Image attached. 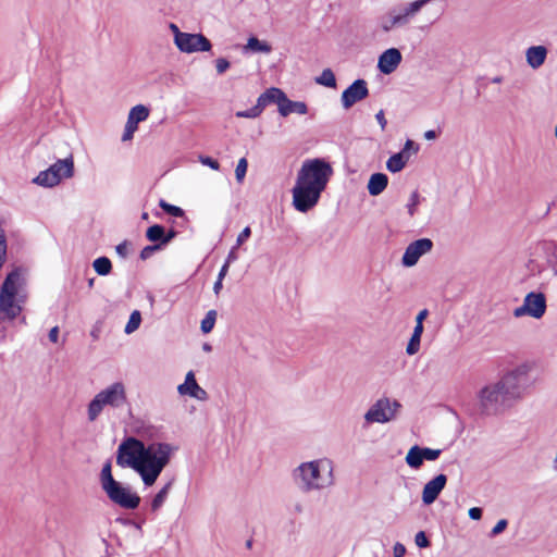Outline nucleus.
<instances>
[{
    "mask_svg": "<svg viewBox=\"0 0 557 557\" xmlns=\"http://www.w3.org/2000/svg\"><path fill=\"white\" fill-rule=\"evenodd\" d=\"M146 237L149 242L163 247L164 227L160 224L151 225L146 231Z\"/></svg>",
    "mask_w": 557,
    "mask_h": 557,
    "instance_id": "a878e982",
    "label": "nucleus"
},
{
    "mask_svg": "<svg viewBox=\"0 0 557 557\" xmlns=\"http://www.w3.org/2000/svg\"><path fill=\"white\" fill-rule=\"evenodd\" d=\"M442 454L441 449H433L429 447H420L419 445H413L406 455V463L411 469H419L424 460L434 461Z\"/></svg>",
    "mask_w": 557,
    "mask_h": 557,
    "instance_id": "2eb2a0df",
    "label": "nucleus"
},
{
    "mask_svg": "<svg viewBox=\"0 0 557 557\" xmlns=\"http://www.w3.org/2000/svg\"><path fill=\"white\" fill-rule=\"evenodd\" d=\"M203 350L210 351L211 350V346L209 344H205L203 345Z\"/></svg>",
    "mask_w": 557,
    "mask_h": 557,
    "instance_id": "338daca9",
    "label": "nucleus"
},
{
    "mask_svg": "<svg viewBox=\"0 0 557 557\" xmlns=\"http://www.w3.org/2000/svg\"><path fill=\"white\" fill-rule=\"evenodd\" d=\"M103 492L113 504L123 509L134 510L140 504L139 495L131 486L119 481L103 490Z\"/></svg>",
    "mask_w": 557,
    "mask_h": 557,
    "instance_id": "9d476101",
    "label": "nucleus"
},
{
    "mask_svg": "<svg viewBox=\"0 0 557 557\" xmlns=\"http://www.w3.org/2000/svg\"><path fill=\"white\" fill-rule=\"evenodd\" d=\"M468 515L472 520H480L482 517V509L479 507H472L469 509Z\"/></svg>",
    "mask_w": 557,
    "mask_h": 557,
    "instance_id": "603ef678",
    "label": "nucleus"
},
{
    "mask_svg": "<svg viewBox=\"0 0 557 557\" xmlns=\"http://www.w3.org/2000/svg\"><path fill=\"white\" fill-rule=\"evenodd\" d=\"M251 235V230L249 226H246L237 236L236 239V247H239L243 245Z\"/></svg>",
    "mask_w": 557,
    "mask_h": 557,
    "instance_id": "a18cd8bd",
    "label": "nucleus"
},
{
    "mask_svg": "<svg viewBox=\"0 0 557 557\" xmlns=\"http://www.w3.org/2000/svg\"><path fill=\"white\" fill-rule=\"evenodd\" d=\"M406 554V547L401 543H396L393 547V555L394 557H404Z\"/></svg>",
    "mask_w": 557,
    "mask_h": 557,
    "instance_id": "09e8293b",
    "label": "nucleus"
},
{
    "mask_svg": "<svg viewBox=\"0 0 557 557\" xmlns=\"http://www.w3.org/2000/svg\"><path fill=\"white\" fill-rule=\"evenodd\" d=\"M236 248H237L236 246L233 247L231 249V251L228 252V255H227L225 263H227L228 265H230L231 262H234L235 260H237Z\"/></svg>",
    "mask_w": 557,
    "mask_h": 557,
    "instance_id": "4d7b16f0",
    "label": "nucleus"
},
{
    "mask_svg": "<svg viewBox=\"0 0 557 557\" xmlns=\"http://www.w3.org/2000/svg\"><path fill=\"white\" fill-rule=\"evenodd\" d=\"M228 264L227 263H224L219 272V275H218V278H220V281H223V278L225 277L227 271H228Z\"/></svg>",
    "mask_w": 557,
    "mask_h": 557,
    "instance_id": "bf43d9fd",
    "label": "nucleus"
},
{
    "mask_svg": "<svg viewBox=\"0 0 557 557\" xmlns=\"http://www.w3.org/2000/svg\"><path fill=\"white\" fill-rule=\"evenodd\" d=\"M423 333V324H417L414 325L413 332L411 335H416L418 337H421Z\"/></svg>",
    "mask_w": 557,
    "mask_h": 557,
    "instance_id": "052dcab7",
    "label": "nucleus"
},
{
    "mask_svg": "<svg viewBox=\"0 0 557 557\" xmlns=\"http://www.w3.org/2000/svg\"><path fill=\"white\" fill-rule=\"evenodd\" d=\"M115 251L116 253L122 257V258H126L128 256V245L126 242H123L121 244H119L116 247H115Z\"/></svg>",
    "mask_w": 557,
    "mask_h": 557,
    "instance_id": "de8ad7c7",
    "label": "nucleus"
},
{
    "mask_svg": "<svg viewBox=\"0 0 557 557\" xmlns=\"http://www.w3.org/2000/svg\"><path fill=\"white\" fill-rule=\"evenodd\" d=\"M159 206L162 208L163 211H165L166 213H169V214H171L173 216L181 218V216L184 215V211H183L182 208L176 207V206L171 205V203H168L164 200H160Z\"/></svg>",
    "mask_w": 557,
    "mask_h": 557,
    "instance_id": "c9c22d12",
    "label": "nucleus"
},
{
    "mask_svg": "<svg viewBox=\"0 0 557 557\" xmlns=\"http://www.w3.org/2000/svg\"><path fill=\"white\" fill-rule=\"evenodd\" d=\"M547 49L544 46H532L525 51V59L529 66L536 70L541 67L547 57Z\"/></svg>",
    "mask_w": 557,
    "mask_h": 557,
    "instance_id": "aec40b11",
    "label": "nucleus"
},
{
    "mask_svg": "<svg viewBox=\"0 0 557 557\" xmlns=\"http://www.w3.org/2000/svg\"><path fill=\"white\" fill-rule=\"evenodd\" d=\"M74 175L73 156L60 159L51 164L47 170L39 172L33 180V183L42 187H54L62 178H70Z\"/></svg>",
    "mask_w": 557,
    "mask_h": 557,
    "instance_id": "6e6552de",
    "label": "nucleus"
},
{
    "mask_svg": "<svg viewBox=\"0 0 557 557\" xmlns=\"http://www.w3.org/2000/svg\"><path fill=\"white\" fill-rule=\"evenodd\" d=\"M221 288H222V281H220V278H218L213 285V290L215 294H219Z\"/></svg>",
    "mask_w": 557,
    "mask_h": 557,
    "instance_id": "e2e57ef3",
    "label": "nucleus"
},
{
    "mask_svg": "<svg viewBox=\"0 0 557 557\" xmlns=\"http://www.w3.org/2000/svg\"><path fill=\"white\" fill-rule=\"evenodd\" d=\"M546 311V298L542 293L531 292L524 297L523 304L513 310L516 318L530 315L534 319H540Z\"/></svg>",
    "mask_w": 557,
    "mask_h": 557,
    "instance_id": "9b49d317",
    "label": "nucleus"
},
{
    "mask_svg": "<svg viewBox=\"0 0 557 557\" xmlns=\"http://www.w3.org/2000/svg\"><path fill=\"white\" fill-rule=\"evenodd\" d=\"M419 149V147L411 140V139H408L406 143H405V146L403 148V150L400 152H405L406 154H410L409 151L412 150L413 152H417Z\"/></svg>",
    "mask_w": 557,
    "mask_h": 557,
    "instance_id": "8fccbe9b",
    "label": "nucleus"
},
{
    "mask_svg": "<svg viewBox=\"0 0 557 557\" xmlns=\"http://www.w3.org/2000/svg\"><path fill=\"white\" fill-rule=\"evenodd\" d=\"M293 478L306 493L327 488L334 484V463L325 457L301 462L294 470Z\"/></svg>",
    "mask_w": 557,
    "mask_h": 557,
    "instance_id": "7ed1b4c3",
    "label": "nucleus"
},
{
    "mask_svg": "<svg viewBox=\"0 0 557 557\" xmlns=\"http://www.w3.org/2000/svg\"><path fill=\"white\" fill-rule=\"evenodd\" d=\"M420 343H421V337L411 335V337L407 344V347H406L407 355H409V356L416 355L420 350Z\"/></svg>",
    "mask_w": 557,
    "mask_h": 557,
    "instance_id": "58836bf2",
    "label": "nucleus"
},
{
    "mask_svg": "<svg viewBox=\"0 0 557 557\" xmlns=\"http://www.w3.org/2000/svg\"><path fill=\"white\" fill-rule=\"evenodd\" d=\"M401 59V53L398 49L389 48L380 55L377 67L381 73L388 75L398 67Z\"/></svg>",
    "mask_w": 557,
    "mask_h": 557,
    "instance_id": "a211bd4d",
    "label": "nucleus"
},
{
    "mask_svg": "<svg viewBox=\"0 0 557 557\" xmlns=\"http://www.w3.org/2000/svg\"><path fill=\"white\" fill-rule=\"evenodd\" d=\"M283 99H285V94L280 88L271 87L267 89L264 92H262L258 97L257 101L259 102L263 110L267 106L271 103H276L280 109Z\"/></svg>",
    "mask_w": 557,
    "mask_h": 557,
    "instance_id": "412c9836",
    "label": "nucleus"
},
{
    "mask_svg": "<svg viewBox=\"0 0 557 557\" xmlns=\"http://www.w3.org/2000/svg\"><path fill=\"white\" fill-rule=\"evenodd\" d=\"M49 339L52 342V343H57L58 339H59V327L58 326H54L50 330L49 332Z\"/></svg>",
    "mask_w": 557,
    "mask_h": 557,
    "instance_id": "6e6d98bb",
    "label": "nucleus"
},
{
    "mask_svg": "<svg viewBox=\"0 0 557 557\" xmlns=\"http://www.w3.org/2000/svg\"><path fill=\"white\" fill-rule=\"evenodd\" d=\"M176 447L169 443L145 445L135 437L125 438L117 447L116 463L135 470L146 486L154 484L162 470L170 462Z\"/></svg>",
    "mask_w": 557,
    "mask_h": 557,
    "instance_id": "f257e3e1",
    "label": "nucleus"
},
{
    "mask_svg": "<svg viewBox=\"0 0 557 557\" xmlns=\"http://www.w3.org/2000/svg\"><path fill=\"white\" fill-rule=\"evenodd\" d=\"M94 282H95V278H90V280L88 281V286H89V287H92V286H94Z\"/></svg>",
    "mask_w": 557,
    "mask_h": 557,
    "instance_id": "774afa93",
    "label": "nucleus"
},
{
    "mask_svg": "<svg viewBox=\"0 0 557 557\" xmlns=\"http://www.w3.org/2000/svg\"><path fill=\"white\" fill-rule=\"evenodd\" d=\"M247 168H248V162H247L246 158L239 159L238 163L236 165V169H235V176H236V180L238 183H242L243 180L245 178L246 173H247Z\"/></svg>",
    "mask_w": 557,
    "mask_h": 557,
    "instance_id": "e433bc0d",
    "label": "nucleus"
},
{
    "mask_svg": "<svg viewBox=\"0 0 557 557\" xmlns=\"http://www.w3.org/2000/svg\"><path fill=\"white\" fill-rule=\"evenodd\" d=\"M262 111L263 109L257 101V103L252 108L245 111H237L235 115L237 117L256 119L262 113Z\"/></svg>",
    "mask_w": 557,
    "mask_h": 557,
    "instance_id": "f704fd0d",
    "label": "nucleus"
},
{
    "mask_svg": "<svg viewBox=\"0 0 557 557\" xmlns=\"http://www.w3.org/2000/svg\"><path fill=\"white\" fill-rule=\"evenodd\" d=\"M428 314H429L428 309H422L421 311H419V313L416 317V323L423 324V321L426 319Z\"/></svg>",
    "mask_w": 557,
    "mask_h": 557,
    "instance_id": "5fc2aeb1",
    "label": "nucleus"
},
{
    "mask_svg": "<svg viewBox=\"0 0 557 557\" xmlns=\"http://www.w3.org/2000/svg\"><path fill=\"white\" fill-rule=\"evenodd\" d=\"M230 62L225 58H219L215 60V69L218 74H223L230 69Z\"/></svg>",
    "mask_w": 557,
    "mask_h": 557,
    "instance_id": "37998d69",
    "label": "nucleus"
},
{
    "mask_svg": "<svg viewBox=\"0 0 557 557\" xmlns=\"http://www.w3.org/2000/svg\"><path fill=\"white\" fill-rule=\"evenodd\" d=\"M317 84L334 88L336 87V79L333 71L331 69H325L322 71L321 75L315 78Z\"/></svg>",
    "mask_w": 557,
    "mask_h": 557,
    "instance_id": "2f4dec72",
    "label": "nucleus"
},
{
    "mask_svg": "<svg viewBox=\"0 0 557 557\" xmlns=\"http://www.w3.org/2000/svg\"><path fill=\"white\" fill-rule=\"evenodd\" d=\"M172 487V481L168 482L153 497L151 502V509L152 511H157L161 508V506L164 504L169 492Z\"/></svg>",
    "mask_w": 557,
    "mask_h": 557,
    "instance_id": "cd10ccee",
    "label": "nucleus"
},
{
    "mask_svg": "<svg viewBox=\"0 0 557 557\" xmlns=\"http://www.w3.org/2000/svg\"><path fill=\"white\" fill-rule=\"evenodd\" d=\"M432 248L433 242L429 238H420L410 243L403 255V264L408 268L416 265L419 259L430 252Z\"/></svg>",
    "mask_w": 557,
    "mask_h": 557,
    "instance_id": "ddd939ff",
    "label": "nucleus"
},
{
    "mask_svg": "<svg viewBox=\"0 0 557 557\" xmlns=\"http://www.w3.org/2000/svg\"><path fill=\"white\" fill-rule=\"evenodd\" d=\"M530 370V366L520 364L506 372L502 379L497 381L511 405L522 399L533 385Z\"/></svg>",
    "mask_w": 557,
    "mask_h": 557,
    "instance_id": "423d86ee",
    "label": "nucleus"
},
{
    "mask_svg": "<svg viewBox=\"0 0 557 557\" xmlns=\"http://www.w3.org/2000/svg\"><path fill=\"white\" fill-rule=\"evenodd\" d=\"M128 406L129 401L126 385L121 381H116L99 391L89 401L87 406V418L88 421L94 422L106 408L119 410Z\"/></svg>",
    "mask_w": 557,
    "mask_h": 557,
    "instance_id": "20e7f679",
    "label": "nucleus"
},
{
    "mask_svg": "<svg viewBox=\"0 0 557 557\" xmlns=\"http://www.w3.org/2000/svg\"><path fill=\"white\" fill-rule=\"evenodd\" d=\"M177 392L181 396H190L198 400L208 398V393L197 383L193 371L187 372L184 383L177 386Z\"/></svg>",
    "mask_w": 557,
    "mask_h": 557,
    "instance_id": "f3484780",
    "label": "nucleus"
},
{
    "mask_svg": "<svg viewBox=\"0 0 557 557\" xmlns=\"http://www.w3.org/2000/svg\"><path fill=\"white\" fill-rule=\"evenodd\" d=\"M423 198L419 194L418 190H414L410 194L408 202L406 205L407 212L410 218L414 216L418 212V207L422 202Z\"/></svg>",
    "mask_w": 557,
    "mask_h": 557,
    "instance_id": "7c9ffc66",
    "label": "nucleus"
},
{
    "mask_svg": "<svg viewBox=\"0 0 557 557\" xmlns=\"http://www.w3.org/2000/svg\"><path fill=\"white\" fill-rule=\"evenodd\" d=\"M421 9V3H419V1L416 0L403 7L393 9L392 13L396 18V23H398V26L404 27L411 22V20L420 12Z\"/></svg>",
    "mask_w": 557,
    "mask_h": 557,
    "instance_id": "6ab92c4d",
    "label": "nucleus"
},
{
    "mask_svg": "<svg viewBox=\"0 0 557 557\" xmlns=\"http://www.w3.org/2000/svg\"><path fill=\"white\" fill-rule=\"evenodd\" d=\"M25 284L21 268L12 270L4 278L0 288V312L9 320L15 319L22 311L24 301L21 290Z\"/></svg>",
    "mask_w": 557,
    "mask_h": 557,
    "instance_id": "39448f33",
    "label": "nucleus"
},
{
    "mask_svg": "<svg viewBox=\"0 0 557 557\" xmlns=\"http://www.w3.org/2000/svg\"><path fill=\"white\" fill-rule=\"evenodd\" d=\"M90 334L95 339L98 338V332L96 330H92Z\"/></svg>",
    "mask_w": 557,
    "mask_h": 557,
    "instance_id": "69168bd1",
    "label": "nucleus"
},
{
    "mask_svg": "<svg viewBox=\"0 0 557 557\" xmlns=\"http://www.w3.org/2000/svg\"><path fill=\"white\" fill-rule=\"evenodd\" d=\"M161 248H162L161 245H156V244L144 247L140 251V259L141 260L149 259L154 253V251L160 250Z\"/></svg>",
    "mask_w": 557,
    "mask_h": 557,
    "instance_id": "ea45409f",
    "label": "nucleus"
},
{
    "mask_svg": "<svg viewBox=\"0 0 557 557\" xmlns=\"http://www.w3.org/2000/svg\"><path fill=\"white\" fill-rule=\"evenodd\" d=\"M136 129H137V124L127 120L125 129H124V134L122 136V140L126 141V140L132 139Z\"/></svg>",
    "mask_w": 557,
    "mask_h": 557,
    "instance_id": "a19ab883",
    "label": "nucleus"
},
{
    "mask_svg": "<svg viewBox=\"0 0 557 557\" xmlns=\"http://www.w3.org/2000/svg\"><path fill=\"white\" fill-rule=\"evenodd\" d=\"M92 268L97 274L104 276V275L110 274V272L112 270V263L109 258L99 257L94 260Z\"/></svg>",
    "mask_w": 557,
    "mask_h": 557,
    "instance_id": "c85d7f7f",
    "label": "nucleus"
},
{
    "mask_svg": "<svg viewBox=\"0 0 557 557\" xmlns=\"http://www.w3.org/2000/svg\"><path fill=\"white\" fill-rule=\"evenodd\" d=\"M507 520L506 519H500L495 525L494 528L492 529L491 531V535L492 536H495V535H498L499 533H502L506 528H507Z\"/></svg>",
    "mask_w": 557,
    "mask_h": 557,
    "instance_id": "49530a36",
    "label": "nucleus"
},
{
    "mask_svg": "<svg viewBox=\"0 0 557 557\" xmlns=\"http://www.w3.org/2000/svg\"><path fill=\"white\" fill-rule=\"evenodd\" d=\"M502 82V77L500 76H496L492 79V83L493 84H499Z\"/></svg>",
    "mask_w": 557,
    "mask_h": 557,
    "instance_id": "0e129e2a",
    "label": "nucleus"
},
{
    "mask_svg": "<svg viewBox=\"0 0 557 557\" xmlns=\"http://www.w3.org/2000/svg\"><path fill=\"white\" fill-rule=\"evenodd\" d=\"M409 159L410 154L405 152L395 153L386 161V169L392 173H398L406 166Z\"/></svg>",
    "mask_w": 557,
    "mask_h": 557,
    "instance_id": "b1692460",
    "label": "nucleus"
},
{
    "mask_svg": "<svg viewBox=\"0 0 557 557\" xmlns=\"http://www.w3.org/2000/svg\"><path fill=\"white\" fill-rule=\"evenodd\" d=\"M401 404L396 399L381 397L364 413V426L373 423H388L396 419Z\"/></svg>",
    "mask_w": 557,
    "mask_h": 557,
    "instance_id": "1a4fd4ad",
    "label": "nucleus"
},
{
    "mask_svg": "<svg viewBox=\"0 0 557 557\" xmlns=\"http://www.w3.org/2000/svg\"><path fill=\"white\" fill-rule=\"evenodd\" d=\"M375 119H376L377 123L380 124V126H381L382 131H384V129H385V127H386L387 121H386V119H385V116H384V112H383V110H380V111L375 114Z\"/></svg>",
    "mask_w": 557,
    "mask_h": 557,
    "instance_id": "864d4df0",
    "label": "nucleus"
},
{
    "mask_svg": "<svg viewBox=\"0 0 557 557\" xmlns=\"http://www.w3.org/2000/svg\"><path fill=\"white\" fill-rule=\"evenodd\" d=\"M437 136L436 132L433 131V129H430V131H426L424 133V138L428 139V140H432V139H435Z\"/></svg>",
    "mask_w": 557,
    "mask_h": 557,
    "instance_id": "680f3d73",
    "label": "nucleus"
},
{
    "mask_svg": "<svg viewBox=\"0 0 557 557\" xmlns=\"http://www.w3.org/2000/svg\"><path fill=\"white\" fill-rule=\"evenodd\" d=\"M369 96L368 84L364 79H356L342 94L341 102L345 110L350 109L355 103Z\"/></svg>",
    "mask_w": 557,
    "mask_h": 557,
    "instance_id": "4468645a",
    "label": "nucleus"
},
{
    "mask_svg": "<svg viewBox=\"0 0 557 557\" xmlns=\"http://www.w3.org/2000/svg\"><path fill=\"white\" fill-rule=\"evenodd\" d=\"M169 27L174 35V44L176 45L178 42L180 36H183L185 33L181 32L178 26L174 23H171Z\"/></svg>",
    "mask_w": 557,
    "mask_h": 557,
    "instance_id": "3c124183",
    "label": "nucleus"
},
{
    "mask_svg": "<svg viewBox=\"0 0 557 557\" xmlns=\"http://www.w3.org/2000/svg\"><path fill=\"white\" fill-rule=\"evenodd\" d=\"M388 177L384 173H374L368 182V191L371 196H379L387 187Z\"/></svg>",
    "mask_w": 557,
    "mask_h": 557,
    "instance_id": "4be33fe9",
    "label": "nucleus"
},
{
    "mask_svg": "<svg viewBox=\"0 0 557 557\" xmlns=\"http://www.w3.org/2000/svg\"><path fill=\"white\" fill-rule=\"evenodd\" d=\"M148 116L149 110L143 104H137L131 109L127 120L138 124L139 122L147 120Z\"/></svg>",
    "mask_w": 557,
    "mask_h": 557,
    "instance_id": "bb28decb",
    "label": "nucleus"
},
{
    "mask_svg": "<svg viewBox=\"0 0 557 557\" xmlns=\"http://www.w3.org/2000/svg\"><path fill=\"white\" fill-rule=\"evenodd\" d=\"M282 101L283 102L280 108V114L282 116H287L290 113H298L304 115L308 112L307 104L302 101H292L286 96Z\"/></svg>",
    "mask_w": 557,
    "mask_h": 557,
    "instance_id": "5701e85b",
    "label": "nucleus"
},
{
    "mask_svg": "<svg viewBox=\"0 0 557 557\" xmlns=\"http://www.w3.org/2000/svg\"><path fill=\"white\" fill-rule=\"evenodd\" d=\"M245 51H252V52H262V53H270L272 51V47L265 42L259 40L257 37H250L247 40L246 46L244 47Z\"/></svg>",
    "mask_w": 557,
    "mask_h": 557,
    "instance_id": "393cba45",
    "label": "nucleus"
},
{
    "mask_svg": "<svg viewBox=\"0 0 557 557\" xmlns=\"http://www.w3.org/2000/svg\"><path fill=\"white\" fill-rule=\"evenodd\" d=\"M216 319V311L210 310L201 321V331L207 334L212 331Z\"/></svg>",
    "mask_w": 557,
    "mask_h": 557,
    "instance_id": "72a5a7b5",
    "label": "nucleus"
},
{
    "mask_svg": "<svg viewBox=\"0 0 557 557\" xmlns=\"http://www.w3.org/2000/svg\"><path fill=\"white\" fill-rule=\"evenodd\" d=\"M381 27L384 32H389L395 27H399L398 23H396V18L394 14L392 13V10L388 12V14L382 18Z\"/></svg>",
    "mask_w": 557,
    "mask_h": 557,
    "instance_id": "4c0bfd02",
    "label": "nucleus"
},
{
    "mask_svg": "<svg viewBox=\"0 0 557 557\" xmlns=\"http://www.w3.org/2000/svg\"><path fill=\"white\" fill-rule=\"evenodd\" d=\"M478 408L483 414H496L511 406L498 382L483 386L476 394Z\"/></svg>",
    "mask_w": 557,
    "mask_h": 557,
    "instance_id": "0eeeda50",
    "label": "nucleus"
},
{
    "mask_svg": "<svg viewBox=\"0 0 557 557\" xmlns=\"http://www.w3.org/2000/svg\"><path fill=\"white\" fill-rule=\"evenodd\" d=\"M446 484L447 476L443 473L437 474L436 476L428 481L424 484L421 494L423 505L430 506L431 504H433L440 496L441 492L445 488Z\"/></svg>",
    "mask_w": 557,
    "mask_h": 557,
    "instance_id": "dca6fc26",
    "label": "nucleus"
},
{
    "mask_svg": "<svg viewBox=\"0 0 557 557\" xmlns=\"http://www.w3.org/2000/svg\"><path fill=\"white\" fill-rule=\"evenodd\" d=\"M175 46L184 53L207 52L212 48L210 40L205 35L190 33L180 36Z\"/></svg>",
    "mask_w": 557,
    "mask_h": 557,
    "instance_id": "f8f14e48",
    "label": "nucleus"
},
{
    "mask_svg": "<svg viewBox=\"0 0 557 557\" xmlns=\"http://www.w3.org/2000/svg\"><path fill=\"white\" fill-rule=\"evenodd\" d=\"M199 161L203 164V165H207L209 168H211L212 170H215L218 171L220 169V163L210 158V157H206V156H200L199 157Z\"/></svg>",
    "mask_w": 557,
    "mask_h": 557,
    "instance_id": "c03bdc74",
    "label": "nucleus"
},
{
    "mask_svg": "<svg viewBox=\"0 0 557 557\" xmlns=\"http://www.w3.org/2000/svg\"><path fill=\"white\" fill-rule=\"evenodd\" d=\"M115 482H117V481L112 475L111 462L107 461L103 465V467L101 469V472H100L101 488L102 490H107V487H109L110 485L114 484Z\"/></svg>",
    "mask_w": 557,
    "mask_h": 557,
    "instance_id": "c756f323",
    "label": "nucleus"
},
{
    "mask_svg": "<svg viewBox=\"0 0 557 557\" xmlns=\"http://www.w3.org/2000/svg\"><path fill=\"white\" fill-rule=\"evenodd\" d=\"M414 543L419 548H426L430 546V541L423 531H419L414 536Z\"/></svg>",
    "mask_w": 557,
    "mask_h": 557,
    "instance_id": "79ce46f5",
    "label": "nucleus"
},
{
    "mask_svg": "<svg viewBox=\"0 0 557 557\" xmlns=\"http://www.w3.org/2000/svg\"><path fill=\"white\" fill-rule=\"evenodd\" d=\"M333 174L330 163L323 159H311L302 163L296 184L292 189L293 206L299 212H307L319 201Z\"/></svg>",
    "mask_w": 557,
    "mask_h": 557,
    "instance_id": "f03ea898",
    "label": "nucleus"
},
{
    "mask_svg": "<svg viewBox=\"0 0 557 557\" xmlns=\"http://www.w3.org/2000/svg\"><path fill=\"white\" fill-rule=\"evenodd\" d=\"M175 236L176 232L174 230H171L168 233L164 232L163 246L169 244Z\"/></svg>",
    "mask_w": 557,
    "mask_h": 557,
    "instance_id": "13d9d810",
    "label": "nucleus"
},
{
    "mask_svg": "<svg viewBox=\"0 0 557 557\" xmlns=\"http://www.w3.org/2000/svg\"><path fill=\"white\" fill-rule=\"evenodd\" d=\"M140 323H141V314L138 310H134L129 315V319L125 325L124 332L126 334L134 333L140 326Z\"/></svg>",
    "mask_w": 557,
    "mask_h": 557,
    "instance_id": "473e14b6",
    "label": "nucleus"
}]
</instances>
